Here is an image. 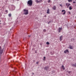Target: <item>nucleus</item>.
Listing matches in <instances>:
<instances>
[{"instance_id":"nucleus-33","label":"nucleus","mask_w":76,"mask_h":76,"mask_svg":"<svg viewBox=\"0 0 76 76\" xmlns=\"http://www.w3.org/2000/svg\"><path fill=\"white\" fill-rule=\"evenodd\" d=\"M28 37H31V36L30 35H29Z\"/></svg>"},{"instance_id":"nucleus-39","label":"nucleus","mask_w":76,"mask_h":76,"mask_svg":"<svg viewBox=\"0 0 76 76\" xmlns=\"http://www.w3.org/2000/svg\"><path fill=\"white\" fill-rule=\"evenodd\" d=\"M52 53V52H50V53Z\"/></svg>"},{"instance_id":"nucleus-41","label":"nucleus","mask_w":76,"mask_h":76,"mask_svg":"<svg viewBox=\"0 0 76 76\" xmlns=\"http://www.w3.org/2000/svg\"><path fill=\"white\" fill-rule=\"evenodd\" d=\"M36 53V52H35Z\"/></svg>"},{"instance_id":"nucleus-30","label":"nucleus","mask_w":76,"mask_h":76,"mask_svg":"<svg viewBox=\"0 0 76 76\" xmlns=\"http://www.w3.org/2000/svg\"><path fill=\"white\" fill-rule=\"evenodd\" d=\"M73 3H76V2L74 1L73 2Z\"/></svg>"},{"instance_id":"nucleus-8","label":"nucleus","mask_w":76,"mask_h":76,"mask_svg":"<svg viewBox=\"0 0 76 76\" xmlns=\"http://www.w3.org/2000/svg\"><path fill=\"white\" fill-rule=\"evenodd\" d=\"M72 67H76V63L75 64H72Z\"/></svg>"},{"instance_id":"nucleus-12","label":"nucleus","mask_w":76,"mask_h":76,"mask_svg":"<svg viewBox=\"0 0 76 76\" xmlns=\"http://www.w3.org/2000/svg\"><path fill=\"white\" fill-rule=\"evenodd\" d=\"M4 48H3V50H0V54H2L3 53V49Z\"/></svg>"},{"instance_id":"nucleus-15","label":"nucleus","mask_w":76,"mask_h":76,"mask_svg":"<svg viewBox=\"0 0 76 76\" xmlns=\"http://www.w3.org/2000/svg\"><path fill=\"white\" fill-rule=\"evenodd\" d=\"M61 67L62 69L63 70H65V67H64V66L63 65H62V66H61Z\"/></svg>"},{"instance_id":"nucleus-37","label":"nucleus","mask_w":76,"mask_h":76,"mask_svg":"<svg viewBox=\"0 0 76 76\" xmlns=\"http://www.w3.org/2000/svg\"><path fill=\"white\" fill-rule=\"evenodd\" d=\"M1 49V47H0V50Z\"/></svg>"},{"instance_id":"nucleus-9","label":"nucleus","mask_w":76,"mask_h":76,"mask_svg":"<svg viewBox=\"0 0 76 76\" xmlns=\"http://www.w3.org/2000/svg\"><path fill=\"white\" fill-rule=\"evenodd\" d=\"M59 39H60V41H62L63 39V36H60Z\"/></svg>"},{"instance_id":"nucleus-2","label":"nucleus","mask_w":76,"mask_h":76,"mask_svg":"<svg viewBox=\"0 0 76 76\" xmlns=\"http://www.w3.org/2000/svg\"><path fill=\"white\" fill-rule=\"evenodd\" d=\"M23 12V14L25 15H28L29 13V12H28V10L24 9Z\"/></svg>"},{"instance_id":"nucleus-6","label":"nucleus","mask_w":76,"mask_h":76,"mask_svg":"<svg viewBox=\"0 0 76 76\" xmlns=\"http://www.w3.org/2000/svg\"><path fill=\"white\" fill-rule=\"evenodd\" d=\"M36 1L37 3H42V0H40L39 1L38 0H37Z\"/></svg>"},{"instance_id":"nucleus-38","label":"nucleus","mask_w":76,"mask_h":76,"mask_svg":"<svg viewBox=\"0 0 76 76\" xmlns=\"http://www.w3.org/2000/svg\"><path fill=\"white\" fill-rule=\"evenodd\" d=\"M1 22V20H0V22Z\"/></svg>"},{"instance_id":"nucleus-21","label":"nucleus","mask_w":76,"mask_h":76,"mask_svg":"<svg viewBox=\"0 0 76 76\" xmlns=\"http://www.w3.org/2000/svg\"><path fill=\"white\" fill-rule=\"evenodd\" d=\"M43 32H46V29H44L43 30Z\"/></svg>"},{"instance_id":"nucleus-11","label":"nucleus","mask_w":76,"mask_h":76,"mask_svg":"<svg viewBox=\"0 0 76 76\" xmlns=\"http://www.w3.org/2000/svg\"><path fill=\"white\" fill-rule=\"evenodd\" d=\"M64 53L65 54H66L67 53H69V50H68L67 49L66 50H64Z\"/></svg>"},{"instance_id":"nucleus-14","label":"nucleus","mask_w":76,"mask_h":76,"mask_svg":"<svg viewBox=\"0 0 76 76\" xmlns=\"http://www.w3.org/2000/svg\"><path fill=\"white\" fill-rule=\"evenodd\" d=\"M47 13L48 14H49V13H50V9H48L47 10Z\"/></svg>"},{"instance_id":"nucleus-23","label":"nucleus","mask_w":76,"mask_h":76,"mask_svg":"<svg viewBox=\"0 0 76 76\" xmlns=\"http://www.w3.org/2000/svg\"><path fill=\"white\" fill-rule=\"evenodd\" d=\"M50 1H51V0H48V3H50Z\"/></svg>"},{"instance_id":"nucleus-1","label":"nucleus","mask_w":76,"mask_h":76,"mask_svg":"<svg viewBox=\"0 0 76 76\" xmlns=\"http://www.w3.org/2000/svg\"><path fill=\"white\" fill-rule=\"evenodd\" d=\"M33 2L32 0H29L27 2V5L28 6H31L32 5Z\"/></svg>"},{"instance_id":"nucleus-19","label":"nucleus","mask_w":76,"mask_h":76,"mask_svg":"<svg viewBox=\"0 0 76 76\" xmlns=\"http://www.w3.org/2000/svg\"><path fill=\"white\" fill-rule=\"evenodd\" d=\"M45 58H45V56L44 57V59H43V61H45Z\"/></svg>"},{"instance_id":"nucleus-26","label":"nucleus","mask_w":76,"mask_h":76,"mask_svg":"<svg viewBox=\"0 0 76 76\" xmlns=\"http://www.w3.org/2000/svg\"><path fill=\"white\" fill-rule=\"evenodd\" d=\"M70 72H71L70 71H69L68 72V73L70 74Z\"/></svg>"},{"instance_id":"nucleus-16","label":"nucleus","mask_w":76,"mask_h":76,"mask_svg":"<svg viewBox=\"0 0 76 76\" xmlns=\"http://www.w3.org/2000/svg\"><path fill=\"white\" fill-rule=\"evenodd\" d=\"M72 9H73V8H72V7L71 6L69 7V10H72Z\"/></svg>"},{"instance_id":"nucleus-27","label":"nucleus","mask_w":76,"mask_h":76,"mask_svg":"<svg viewBox=\"0 0 76 76\" xmlns=\"http://www.w3.org/2000/svg\"><path fill=\"white\" fill-rule=\"evenodd\" d=\"M51 21H49V22L48 23V24H50V23H51Z\"/></svg>"},{"instance_id":"nucleus-17","label":"nucleus","mask_w":76,"mask_h":76,"mask_svg":"<svg viewBox=\"0 0 76 76\" xmlns=\"http://www.w3.org/2000/svg\"><path fill=\"white\" fill-rule=\"evenodd\" d=\"M8 16L9 17H11V16H12V14H10L8 15Z\"/></svg>"},{"instance_id":"nucleus-29","label":"nucleus","mask_w":76,"mask_h":76,"mask_svg":"<svg viewBox=\"0 0 76 76\" xmlns=\"http://www.w3.org/2000/svg\"><path fill=\"white\" fill-rule=\"evenodd\" d=\"M12 7H13V8H15V7L14 5H12Z\"/></svg>"},{"instance_id":"nucleus-3","label":"nucleus","mask_w":76,"mask_h":76,"mask_svg":"<svg viewBox=\"0 0 76 76\" xmlns=\"http://www.w3.org/2000/svg\"><path fill=\"white\" fill-rule=\"evenodd\" d=\"M63 29V28L61 27H59L58 29V32L60 33V32H61V31Z\"/></svg>"},{"instance_id":"nucleus-28","label":"nucleus","mask_w":76,"mask_h":76,"mask_svg":"<svg viewBox=\"0 0 76 76\" xmlns=\"http://www.w3.org/2000/svg\"><path fill=\"white\" fill-rule=\"evenodd\" d=\"M40 45H42V43H40Z\"/></svg>"},{"instance_id":"nucleus-4","label":"nucleus","mask_w":76,"mask_h":76,"mask_svg":"<svg viewBox=\"0 0 76 76\" xmlns=\"http://www.w3.org/2000/svg\"><path fill=\"white\" fill-rule=\"evenodd\" d=\"M49 69H50V68H49V66H45L44 68V69L45 70H48Z\"/></svg>"},{"instance_id":"nucleus-20","label":"nucleus","mask_w":76,"mask_h":76,"mask_svg":"<svg viewBox=\"0 0 76 76\" xmlns=\"http://www.w3.org/2000/svg\"><path fill=\"white\" fill-rule=\"evenodd\" d=\"M46 44H48V45H49V44H50V43L49 42H47Z\"/></svg>"},{"instance_id":"nucleus-18","label":"nucleus","mask_w":76,"mask_h":76,"mask_svg":"<svg viewBox=\"0 0 76 76\" xmlns=\"http://www.w3.org/2000/svg\"><path fill=\"white\" fill-rule=\"evenodd\" d=\"M72 41H75V39H72L71 40Z\"/></svg>"},{"instance_id":"nucleus-22","label":"nucleus","mask_w":76,"mask_h":76,"mask_svg":"<svg viewBox=\"0 0 76 76\" xmlns=\"http://www.w3.org/2000/svg\"><path fill=\"white\" fill-rule=\"evenodd\" d=\"M68 1L69 2H70L71 1H72V0H68Z\"/></svg>"},{"instance_id":"nucleus-25","label":"nucleus","mask_w":76,"mask_h":76,"mask_svg":"<svg viewBox=\"0 0 76 76\" xmlns=\"http://www.w3.org/2000/svg\"><path fill=\"white\" fill-rule=\"evenodd\" d=\"M5 12H6L7 13H8V12L7 10H6Z\"/></svg>"},{"instance_id":"nucleus-32","label":"nucleus","mask_w":76,"mask_h":76,"mask_svg":"<svg viewBox=\"0 0 76 76\" xmlns=\"http://www.w3.org/2000/svg\"><path fill=\"white\" fill-rule=\"evenodd\" d=\"M45 17H47V16H46V15H45Z\"/></svg>"},{"instance_id":"nucleus-7","label":"nucleus","mask_w":76,"mask_h":76,"mask_svg":"<svg viewBox=\"0 0 76 76\" xmlns=\"http://www.w3.org/2000/svg\"><path fill=\"white\" fill-rule=\"evenodd\" d=\"M70 5H71L70 4H69L68 3H66V6H67V8H68L69 6H70Z\"/></svg>"},{"instance_id":"nucleus-35","label":"nucleus","mask_w":76,"mask_h":76,"mask_svg":"<svg viewBox=\"0 0 76 76\" xmlns=\"http://www.w3.org/2000/svg\"><path fill=\"white\" fill-rule=\"evenodd\" d=\"M35 60H34L33 61V62H35Z\"/></svg>"},{"instance_id":"nucleus-10","label":"nucleus","mask_w":76,"mask_h":76,"mask_svg":"<svg viewBox=\"0 0 76 76\" xmlns=\"http://www.w3.org/2000/svg\"><path fill=\"white\" fill-rule=\"evenodd\" d=\"M62 13H63V12H64V13H63V15H65V14H66V11H65V10H62Z\"/></svg>"},{"instance_id":"nucleus-42","label":"nucleus","mask_w":76,"mask_h":76,"mask_svg":"<svg viewBox=\"0 0 76 76\" xmlns=\"http://www.w3.org/2000/svg\"><path fill=\"white\" fill-rule=\"evenodd\" d=\"M18 1L19 0H18Z\"/></svg>"},{"instance_id":"nucleus-34","label":"nucleus","mask_w":76,"mask_h":76,"mask_svg":"<svg viewBox=\"0 0 76 76\" xmlns=\"http://www.w3.org/2000/svg\"><path fill=\"white\" fill-rule=\"evenodd\" d=\"M32 75H34V73H32Z\"/></svg>"},{"instance_id":"nucleus-13","label":"nucleus","mask_w":76,"mask_h":76,"mask_svg":"<svg viewBox=\"0 0 76 76\" xmlns=\"http://www.w3.org/2000/svg\"><path fill=\"white\" fill-rule=\"evenodd\" d=\"M69 47L70 49H73V46L71 45H69Z\"/></svg>"},{"instance_id":"nucleus-5","label":"nucleus","mask_w":76,"mask_h":76,"mask_svg":"<svg viewBox=\"0 0 76 76\" xmlns=\"http://www.w3.org/2000/svg\"><path fill=\"white\" fill-rule=\"evenodd\" d=\"M52 9L53 10H56V9H57V7L56 6L54 5L52 8Z\"/></svg>"},{"instance_id":"nucleus-24","label":"nucleus","mask_w":76,"mask_h":76,"mask_svg":"<svg viewBox=\"0 0 76 76\" xmlns=\"http://www.w3.org/2000/svg\"><path fill=\"white\" fill-rule=\"evenodd\" d=\"M39 63V62H38V61L36 62V64H38Z\"/></svg>"},{"instance_id":"nucleus-31","label":"nucleus","mask_w":76,"mask_h":76,"mask_svg":"<svg viewBox=\"0 0 76 76\" xmlns=\"http://www.w3.org/2000/svg\"><path fill=\"white\" fill-rule=\"evenodd\" d=\"M60 6H61V7H62V5H61V4H60Z\"/></svg>"},{"instance_id":"nucleus-36","label":"nucleus","mask_w":76,"mask_h":76,"mask_svg":"<svg viewBox=\"0 0 76 76\" xmlns=\"http://www.w3.org/2000/svg\"><path fill=\"white\" fill-rule=\"evenodd\" d=\"M69 14L70 13V12H69Z\"/></svg>"},{"instance_id":"nucleus-40","label":"nucleus","mask_w":76,"mask_h":76,"mask_svg":"<svg viewBox=\"0 0 76 76\" xmlns=\"http://www.w3.org/2000/svg\"><path fill=\"white\" fill-rule=\"evenodd\" d=\"M75 18H76V16L75 17Z\"/></svg>"}]
</instances>
